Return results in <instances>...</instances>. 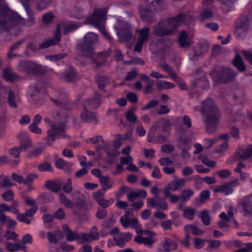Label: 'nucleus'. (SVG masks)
<instances>
[{
  "mask_svg": "<svg viewBox=\"0 0 252 252\" xmlns=\"http://www.w3.org/2000/svg\"><path fill=\"white\" fill-rule=\"evenodd\" d=\"M1 1V0H0ZM29 16L27 19L21 16L17 12L10 9L0 1V30L7 31L17 26L30 27L35 24V19L32 10L29 6L26 1H22Z\"/></svg>",
  "mask_w": 252,
  "mask_h": 252,
  "instance_id": "nucleus-1",
  "label": "nucleus"
},
{
  "mask_svg": "<svg viewBox=\"0 0 252 252\" xmlns=\"http://www.w3.org/2000/svg\"><path fill=\"white\" fill-rule=\"evenodd\" d=\"M201 104V113L208 115L205 121L206 131L208 133L212 134L217 130L220 118L219 111L211 98L206 99L202 101Z\"/></svg>",
  "mask_w": 252,
  "mask_h": 252,
  "instance_id": "nucleus-2",
  "label": "nucleus"
},
{
  "mask_svg": "<svg viewBox=\"0 0 252 252\" xmlns=\"http://www.w3.org/2000/svg\"><path fill=\"white\" fill-rule=\"evenodd\" d=\"M185 16L182 14L169 19L166 23L160 22L155 25L153 29L154 34L158 36L174 34L178 27L184 22Z\"/></svg>",
  "mask_w": 252,
  "mask_h": 252,
  "instance_id": "nucleus-3",
  "label": "nucleus"
},
{
  "mask_svg": "<svg viewBox=\"0 0 252 252\" xmlns=\"http://www.w3.org/2000/svg\"><path fill=\"white\" fill-rule=\"evenodd\" d=\"M44 120L49 126V128L47 131V135L43 139L46 145L51 146L57 138H65L68 137L65 133L66 126L63 123L54 122L48 117H45Z\"/></svg>",
  "mask_w": 252,
  "mask_h": 252,
  "instance_id": "nucleus-4",
  "label": "nucleus"
},
{
  "mask_svg": "<svg viewBox=\"0 0 252 252\" xmlns=\"http://www.w3.org/2000/svg\"><path fill=\"white\" fill-rule=\"evenodd\" d=\"M106 12L107 10L104 8L98 10L96 9L94 11L93 15L86 19L85 23L94 25L110 42H111L112 37L107 32L104 28Z\"/></svg>",
  "mask_w": 252,
  "mask_h": 252,
  "instance_id": "nucleus-5",
  "label": "nucleus"
},
{
  "mask_svg": "<svg viewBox=\"0 0 252 252\" xmlns=\"http://www.w3.org/2000/svg\"><path fill=\"white\" fill-rule=\"evenodd\" d=\"M84 43H79L77 47L82 55L91 57L94 54V46L98 42L97 35L94 32L87 33L83 38Z\"/></svg>",
  "mask_w": 252,
  "mask_h": 252,
  "instance_id": "nucleus-6",
  "label": "nucleus"
},
{
  "mask_svg": "<svg viewBox=\"0 0 252 252\" xmlns=\"http://www.w3.org/2000/svg\"><path fill=\"white\" fill-rule=\"evenodd\" d=\"M17 69L29 75H38L46 73V70L41 64L29 60H21L17 64Z\"/></svg>",
  "mask_w": 252,
  "mask_h": 252,
  "instance_id": "nucleus-7",
  "label": "nucleus"
},
{
  "mask_svg": "<svg viewBox=\"0 0 252 252\" xmlns=\"http://www.w3.org/2000/svg\"><path fill=\"white\" fill-rule=\"evenodd\" d=\"M210 74L215 82L226 83L232 81L236 73L228 67H222L219 70H213Z\"/></svg>",
  "mask_w": 252,
  "mask_h": 252,
  "instance_id": "nucleus-8",
  "label": "nucleus"
},
{
  "mask_svg": "<svg viewBox=\"0 0 252 252\" xmlns=\"http://www.w3.org/2000/svg\"><path fill=\"white\" fill-rule=\"evenodd\" d=\"M250 30V20L249 18L243 16L240 17L235 22L234 34L239 39H244Z\"/></svg>",
  "mask_w": 252,
  "mask_h": 252,
  "instance_id": "nucleus-9",
  "label": "nucleus"
},
{
  "mask_svg": "<svg viewBox=\"0 0 252 252\" xmlns=\"http://www.w3.org/2000/svg\"><path fill=\"white\" fill-rule=\"evenodd\" d=\"M237 207L245 217H252V193L240 199Z\"/></svg>",
  "mask_w": 252,
  "mask_h": 252,
  "instance_id": "nucleus-10",
  "label": "nucleus"
},
{
  "mask_svg": "<svg viewBox=\"0 0 252 252\" xmlns=\"http://www.w3.org/2000/svg\"><path fill=\"white\" fill-rule=\"evenodd\" d=\"M1 90H3L6 95L7 101L9 107L12 108H17V103L19 101L18 96L15 94L10 87L2 86Z\"/></svg>",
  "mask_w": 252,
  "mask_h": 252,
  "instance_id": "nucleus-11",
  "label": "nucleus"
},
{
  "mask_svg": "<svg viewBox=\"0 0 252 252\" xmlns=\"http://www.w3.org/2000/svg\"><path fill=\"white\" fill-rule=\"evenodd\" d=\"M61 79L64 82L73 83L78 80L79 77L76 69L71 66L60 74Z\"/></svg>",
  "mask_w": 252,
  "mask_h": 252,
  "instance_id": "nucleus-12",
  "label": "nucleus"
},
{
  "mask_svg": "<svg viewBox=\"0 0 252 252\" xmlns=\"http://www.w3.org/2000/svg\"><path fill=\"white\" fill-rule=\"evenodd\" d=\"M178 248L177 243L167 237L159 243L158 248V252H170L176 250Z\"/></svg>",
  "mask_w": 252,
  "mask_h": 252,
  "instance_id": "nucleus-13",
  "label": "nucleus"
},
{
  "mask_svg": "<svg viewBox=\"0 0 252 252\" xmlns=\"http://www.w3.org/2000/svg\"><path fill=\"white\" fill-rule=\"evenodd\" d=\"M63 28L62 22L58 24L56 26L54 37L53 39H49L44 43H42L39 46V49H44L48 48L52 45H54L59 42L61 36V30Z\"/></svg>",
  "mask_w": 252,
  "mask_h": 252,
  "instance_id": "nucleus-14",
  "label": "nucleus"
},
{
  "mask_svg": "<svg viewBox=\"0 0 252 252\" xmlns=\"http://www.w3.org/2000/svg\"><path fill=\"white\" fill-rule=\"evenodd\" d=\"M37 210L38 207L34 206L31 209H27L24 213H20L16 218L19 221L29 224L31 222L33 216Z\"/></svg>",
  "mask_w": 252,
  "mask_h": 252,
  "instance_id": "nucleus-15",
  "label": "nucleus"
},
{
  "mask_svg": "<svg viewBox=\"0 0 252 252\" xmlns=\"http://www.w3.org/2000/svg\"><path fill=\"white\" fill-rule=\"evenodd\" d=\"M238 185V180L236 179L230 182H227L222 186L216 188L214 191L220 192L224 195L231 194L233 191V188Z\"/></svg>",
  "mask_w": 252,
  "mask_h": 252,
  "instance_id": "nucleus-16",
  "label": "nucleus"
},
{
  "mask_svg": "<svg viewBox=\"0 0 252 252\" xmlns=\"http://www.w3.org/2000/svg\"><path fill=\"white\" fill-rule=\"evenodd\" d=\"M119 40L122 42L129 41L132 37V33L130 30V26L127 23L124 24V29H121L120 32L117 31Z\"/></svg>",
  "mask_w": 252,
  "mask_h": 252,
  "instance_id": "nucleus-17",
  "label": "nucleus"
},
{
  "mask_svg": "<svg viewBox=\"0 0 252 252\" xmlns=\"http://www.w3.org/2000/svg\"><path fill=\"white\" fill-rule=\"evenodd\" d=\"M252 155V145H249L246 149L239 148L235 154V159L245 160Z\"/></svg>",
  "mask_w": 252,
  "mask_h": 252,
  "instance_id": "nucleus-18",
  "label": "nucleus"
},
{
  "mask_svg": "<svg viewBox=\"0 0 252 252\" xmlns=\"http://www.w3.org/2000/svg\"><path fill=\"white\" fill-rule=\"evenodd\" d=\"M131 239V234L129 233H119L118 235L113 238L115 244L121 248L125 247L126 242Z\"/></svg>",
  "mask_w": 252,
  "mask_h": 252,
  "instance_id": "nucleus-19",
  "label": "nucleus"
},
{
  "mask_svg": "<svg viewBox=\"0 0 252 252\" xmlns=\"http://www.w3.org/2000/svg\"><path fill=\"white\" fill-rule=\"evenodd\" d=\"M101 104L100 101V97L98 95H96L94 98L91 99H88L85 100L83 104L84 109H97Z\"/></svg>",
  "mask_w": 252,
  "mask_h": 252,
  "instance_id": "nucleus-20",
  "label": "nucleus"
},
{
  "mask_svg": "<svg viewBox=\"0 0 252 252\" xmlns=\"http://www.w3.org/2000/svg\"><path fill=\"white\" fill-rule=\"evenodd\" d=\"M20 146L19 147L21 150L26 151L32 146V141L28 135L24 132H21L18 134Z\"/></svg>",
  "mask_w": 252,
  "mask_h": 252,
  "instance_id": "nucleus-21",
  "label": "nucleus"
},
{
  "mask_svg": "<svg viewBox=\"0 0 252 252\" xmlns=\"http://www.w3.org/2000/svg\"><path fill=\"white\" fill-rule=\"evenodd\" d=\"M71 196L74 201L73 204L76 207L82 209L86 206L85 197L79 191H74Z\"/></svg>",
  "mask_w": 252,
  "mask_h": 252,
  "instance_id": "nucleus-22",
  "label": "nucleus"
},
{
  "mask_svg": "<svg viewBox=\"0 0 252 252\" xmlns=\"http://www.w3.org/2000/svg\"><path fill=\"white\" fill-rule=\"evenodd\" d=\"M81 118L85 123H97L95 114L88 109H84V111L81 114Z\"/></svg>",
  "mask_w": 252,
  "mask_h": 252,
  "instance_id": "nucleus-23",
  "label": "nucleus"
},
{
  "mask_svg": "<svg viewBox=\"0 0 252 252\" xmlns=\"http://www.w3.org/2000/svg\"><path fill=\"white\" fill-rule=\"evenodd\" d=\"M63 230L67 241H77L78 233L76 231H72L67 224L63 225Z\"/></svg>",
  "mask_w": 252,
  "mask_h": 252,
  "instance_id": "nucleus-24",
  "label": "nucleus"
},
{
  "mask_svg": "<svg viewBox=\"0 0 252 252\" xmlns=\"http://www.w3.org/2000/svg\"><path fill=\"white\" fill-rule=\"evenodd\" d=\"M63 182L61 181H54L51 180L46 181L45 183V187L53 192H58L62 188Z\"/></svg>",
  "mask_w": 252,
  "mask_h": 252,
  "instance_id": "nucleus-25",
  "label": "nucleus"
},
{
  "mask_svg": "<svg viewBox=\"0 0 252 252\" xmlns=\"http://www.w3.org/2000/svg\"><path fill=\"white\" fill-rule=\"evenodd\" d=\"M147 195L145 189H140L138 191H132L127 194V198L130 202H133L137 198H145Z\"/></svg>",
  "mask_w": 252,
  "mask_h": 252,
  "instance_id": "nucleus-26",
  "label": "nucleus"
},
{
  "mask_svg": "<svg viewBox=\"0 0 252 252\" xmlns=\"http://www.w3.org/2000/svg\"><path fill=\"white\" fill-rule=\"evenodd\" d=\"M54 161L56 166L59 169H63L65 170L69 171L72 166L71 163L65 161L57 156L55 157Z\"/></svg>",
  "mask_w": 252,
  "mask_h": 252,
  "instance_id": "nucleus-27",
  "label": "nucleus"
},
{
  "mask_svg": "<svg viewBox=\"0 0 252 252\" xmlns=\"http://www.w3.org/2000/svg\"><path fill=\"white\" fill-rule=\"evenodd\" d=\"M5 248L6 250L10 252L18 251L19 250L25 251L27 249V247L23 244L20 243V241L17 242L15 244L8 242L6 243Z\"/></svg>",
  "mask_w": 252,
  "mask_h": 252,
  "instance_id": "nucleus-28",
  "label": "nucleus"
},
{
  "mask_svg": "<svg viewBox=\"0 0 252 252\" xmlns=\"http://www.w3.org/2000/svg\"><path fill=\"white\" fill-rule=\"evenodd\" d=\"M2 76L5 80L10 82L13 81L18 78V76L10 67H7L3 70Z\"/></svg>",
  "mask_w": 252,
  "mask_h": 252,
  "instance_id": "nucleus-29",
  "label": "nucleus"
},
{
  "mask_svg": "<svg viewBox=\"0 0 252 252\" xmlns=\"http://www.w3.org/2000/svg\"><path fill=\"white\" fill-rule=\"evenodd\" d=\"M232 63L234 66H235L237 69L240 72H244L246 70V67L243 62V60L241 57V56L237 54L233 60L232 61Z\"/></svg>",
  "mask_w": 252,
  "mask_h": 252,
  "instance_id": "nucleus-30",
  "label": "nucleus"
},
{
  "mask_svg": "<svg viewBox=\"0 0 252 252\" xmlns=\"http://www.w3.org/2000/svg\"><path fill=\"white\" fill-rule=\"evenodd\" d=\"M53 117L54 119V122L57 123H63L64 126L68 119V116L66 113H61L58 111H54L53 113Z\"/></svg>",
  "mask_w": 252,
  "mask_h": 252,
  "instance_id": "nucleus-31",
  "label": "nucleus"
},
{
  "mask_svg": "<svg viewBox=\"0 0 252 252\" xmlns=\"http://www.w3.org/2000/svg\"><path fill=\"white\" fill-rule=\"evenodd\" d=\"M134 241L138 244H143L146 246L151 247L156 240H155L151 237H144L140 235L136 236L134 238Z\"/></svg>",
  "mask_w": 252,
  "mask_h": 252,
  "instance_id": "nucleus-32",
  "label": "nucleus"
},
{
  "mask_svg": "<svg viewBox=\"0 0 252 252\" xmlns=\"http://www.w3.org/2000/svg\"><path fill=\"white\" fill-rule=\"evenodd\" d=\"M140 16L142 21L147 23H152L155 20L154 14L148 10L142 11L140 13Z\"/></svg>",
  "mask_w": 252,
  "mask_h": 252,
  "instance_id": "nucleus-33",
  "label": "nucleus"
},
{
  "mask_svg": "<svg viewBox=\"0 0 252 252\" xmlns=\"http://www.w3.org/2000/svg\"><path fill=\"white\" fill-rule=\"evenodd\" d=\"M62 24L63 26V32L65 34L74 31L80 26V25L75 22H62Z\"/></svg>",
  "mask_w": 252,
  "mask_h": 252,
  "instance_id": "nucleus-34",
  "label": "nucleus"
},
{
  "mask_svg": "<svg viewBox=\"0 0 252 252\" xmlns=\"http://www.w3.org/2000/svg\"><path fill=\"white\" fill-rule=\"evenodd\" d=\"M95 81L99 89L103 90L106 86L109 83L108 77L97 75L95 78Z\"/></svg>",
  "mask_w": 252,
  "mask_h": 252,
  "instance_id": "nucleus-35",
  "label": "nucleus"
},
{
  "mask_svg": "<svg viewBox=\"0 0 252 252\" xmlns=\"http://www.w3.org/2000/svg\"><path fill=\"white\" fill-rule=\"evenodd\" d=\"M180 149H190L192 143L190 137L180 138L178 142Z\"/></svg>",
  "mask_w": 252,
  "mask_h": 252,
  "instance_id": "nucleus-36",
  "label": "nucleus"
},
{
  "mask_svg": "<svg viewBox=\"0 0 252 252\" xmlns=\"http://www.w3.org/2000/svg\"><path fill=\"white\" fill-rule=\"evenodd\" d=\"M178 42L181 47H186L190 46V42L187 34L184 31H182L178 36Z\"/></svg>",
  "mask_w": 252,
  "mask_h": 252,
  "instance_id": "nucleus-37",
  "label": "nucleus"
},
{
  "mask_svg": "<svg viewBox=\"0 0 252 252\" xmlns=\"http://www.w3.org/2000/svg\"><path fill=\"white\" fill-rule=\"evenodd\" d=\"M185 183V180L182 179L173 180L167 185L171 191H175L179 189L180 186H184Z\"/></svg>",
  "mask_w": 252,
  "mask_h": 252,
  "instance_id": "nucleus-38",
  "label": "nucleus"
},
{
  "mask_svg": "<svg viewBox=\"0 0 252 252\" xmlns=\"http://www.w3.org/2000/svg\"><path fill=\"white\" fill-rule=\"evenodd\" d=\"M184 230L187 234L189 233V231H191L194 235H201L203 233V231L200 230L197 226L192 224L185 225Z\"/></svg>",
  "mask_w": 252,
  "mask_h": 252,
  "instance_id": "nucleus-39",
  "label": "nucleus"
},
{
  "mask_svg": "<svg viewBox=\"0 0 252 252\" xmlns=\"http://www.w3.org/2000/svg\"><path fill=\"white\" fill-rule=\"evenodd\" d=\"M44 85L43 82L41 81H38L34 84L33 89H34L33 92L31 94V97L33 100H36L35 96L40 91L44 89Z\"/></svg>",
  "mask_w": 252,
  "mask_h": 252,
  "instance_id": "nucleus-40",
  "label": "nucleus"
},
{
  "mask_svg": "<svg viewBox=\"0 0 252 252\" xmlns=\"http://www.w3.org/2000/svg\"><path fill=\"white\" fill-rule=\"evenodd\" d=\"M52 100L54 103L58 106L61 107L65 109H69L71 108L70 104L66 98H59L57 99H52Z\"/></svg>",
  "mask_w": 252,
  "mask_h": 252,
  "instance_id": "nucleus-41",
  "label": "nucleus"
},
{
  "mask_svg": "<svg viewBox=\"0 0 252 252\" xmlns=\"http://www.w3.org/2000/svg\"><path fill=\"white\" fill-rule=\"evenodd\" d=\"M149 31L150 29L147 27L138 31V32L139 33V37L138 38V40L144 42L149 38Z\"/></svg>",
  "mask_w": 252,
  "mask_h": 252,
  "instance_id": "nucleus-42",
  "label": "nucleus"
},
{
  "mask_svg": "<svg viewBox=\"0 0 252 252\" xmlns=\"http://www.w3.org/2000/svg\"><path fill=\"white\" fill-rule=\"evenodd\" d=\"M199 217L205 225H210L211 218L209 215V212L207 210L201 211L199 213Z\"/></svg>",
  "mask_w": 252,
  "mask_h": 252,
  "instance_id": "nucleus-43",
  "label": "nucleus"
},
{
  "mask_svg": "<svg viewBox=\"0 0 252 252\" xmlns=\"http://www.w3.org/2000/svg\"><path fill=\"white\" fill-rule=\"evenodd\" d=\"M59 198L61 203L65 207L71 209L73 207V203L68 199L63 193L60 194Z\"/></svg>",
  "mask_w": 252,
  "mask_h": 252,
  "instance_id": "nucleus-44",
  "label": "nucleus"
},
{
  "mask_svg": "<svg viewBox=\"0 0 252 252\" xmlns=\"http://www.w3.org/2000/svg\"><path fill=\"white\" fill-rule=\"evenodd\" d=\"M109 177L108 176H103L100 177L99 182L100 184L103 186L102 189L105 191L106 190L111 189L112 185L109 183Z\"/></svg>",
  "mask_w": 252,
  "mask_h": 252,
  "instance_id": "nucleus-45",
  "label": "nucleus"
},
{
  "mask_svg": "<svg viewBox=\"0 0 252 252\" xmlns=\"http://www.w3.org/2000/svg\"><path fill=\"white\" fill-rule=\"evenodd\" d=\"M36 1L37 9L42 10L51 4L52 0H36Z\"/></svg>",
  "mask_w": 252,
  "mask_h": 252,
  "instance_id": "nucleus-46",
  "label": "nucleus"
},
{
  "mask_svg": "<svg viewBox=\"0 0 252 252\" xmlns=\"http://www.w3.org/2000/svg\"><path fill=\"white\" fill-rule=\"evenodd\" d=\"M157 86L158 90H162L170 88H173L175 86L171 83L165 81H162L158 82L157 83Z\"/></svg>",
  "mask_w": 252,
  "mask_h": 252,
  "instance_id": "nucleus-47",
  "label": "nucleus"
},
{
  "mask_svg": "<svg viewBox=\"0 0 252 252\" xmlns=\"http://www.w3.org/2000/svg\"><path fill=\"white\" fill-rule=\"evenodd\" d=\"M196 210L195 209L188 207L184 210V216L189 220H192L195 214Z\"/></svg>",
  "mask_w": 252,
  "mask_h": 252,
  "instance_id": "nucleus-48",
  "label": "nucleus"
},
{
  "mask_svg": "<svg viewBox=\"0 0 252 252\" xmlns=\"http://www.w3.org/2000/svg\"><path fill=\"white\" fill-rule=\"evenodd\" d=\"M38 169L41 172H53L51 164L47 161L39 164Z\"/></svg>",
  "mask_w": 252,
  "mask_h": 252,
  "instance_id": "nucleus-49",
  "label": "nucleus"
},
{
  "mask_svg": "<svg viewBox=\"0 0 252 252\" xmlns=\"http://www.w3.org/2000/svg\"><path fill=\"white\" fill-rule=\"evenodd\" d=\"M193 194V191L190 189H185L182 190L180 198L183 202L188 201Z\"/></svg>",
  "mask_w": 252,
  "mask_h": 252,
  "instance_id": "nucleus-50",
  "label": "nucleus"
},
{
  "mask_svg": "<svg viewBox=\"0 0 252 252\" xmlns=\"http://www.w3.org/2000/svg\"><path fill=\"white\" fill-rule=\"evenodd\" d=\"M156 199H157L156 204L157 209L162 210H166L168 209L167 203L164 198H159L158 197V198Z\"/></svg>",
  "mask_w": 252,
  "mask_h": 252,
  "instance_id": "nucleus-51",
  "label": "nucleus"
},
{
  "mask_svg": "<svg viewBox=\"0 0 252 252\" xmlns=\"http://www.w3.org/2000/svg\"><path fill=\"white\" fill-rule=\"evenodd\" d=\"M24 42V39H22L20 41H18V42H16L13 45V46L11 47L10 49L9 50L8 54H7V57L9 58H12L14 57H16V55L15 54H12V53L13 51L17 49L21 45L22 43Z\"/></svg>",
  "mask_w": 252,
  "mask_h": 252,
  "instance_id": "nucleus-52",
  "label": "nucleus"
},
{
  "mask_svg": "<svg viewBox=\"0 0 252 252\" xmlns=\"http://www.w3.org/2000/svg\"><path fill=\"white\" fill-rule=\"evenodd\" d=\"M130 225L136 229V232L138 234H143V230L140 228V225L138 223V220L135 218L130 219Z\"/></svg>",
  "mask_w": 252,
  "mask_h": 252,
  "instance_id": "nucleus-53",
  "label": "nucleus"
},
{
  "mask_svg": "<svg viewBox=\"0 0 252 252\" xmlns=\"http://www.w3.org/2000/svg\"><path fill=\"white\" fill-rule=\"evenodd\" d=\"M77 241L80 243L90 242L92 241L87 233H78Z\"/></svg>",
  "mask_w": 252,
  "mask_h": 252,
  "instance_id": "nucleus-54",
  "label": "nucleus"
},
{
  "mask_svg": "<svg viewBox=\"0 0 252 252\" xmlns=\"http://www.w3.org/2000/svg\"><path fill=\"white\" fill-rule=\"evenodd\" d=\"M210 194V193L209 190H204L202 191L200 193L199 205L205 203L206 201L209 198Z\"/></svg>",
  "mask_w": 252,
  "mask_h": 252,
  "instance_id": "nucleus-55",
  "label": "nucleus"
},
{
  "mask_svg": "<svg viewBox=\"0 0 252 252\" xmlns=\"http://www.w3.org/2000/svg\"><path fill=\"white\" fill-rule=\"evenodd\" d=\"M221 5V7L224 11L228 12L230 10L232 6L231 0H218Z\"/></svg>",
  "mask_w": 252,
  "mask_h": 252,
  "instance_id": "nucleus-56",
  "label": "nucleus"
},
{
  "mask_svg": "<svg viewBox=\"0 0 252 252\" xmlns=\"http://www.w3.org/2000/svg\"><path fill=\"white\" fill-rule=\"evenodd\" d=\"M14 184L11 183L7 177L0 178V188H5L7 187L14 186Z\"/></svg>",
  "mask_w": 252,
  "mask_h": 252,
  "instance_id": "nucleus-57",
  "label": "nucleus"
},
{
  "mask_svg": "<svg viewBox=\"0 0 252 252\" xmlns=\"http://www.w3.org/2000/svg\"><path fill=\"white\" fill-rule=\"evenodd\" d=\"M38 198L43 200L44 202L48 203L53 201L54 197L53 195L50 193H43L41 194Z\"/></svg>",
  "mask_w": 252,
  "mask_h": 252,
  "instance_id": "nucleus-58",
  "label": "nucleus"
},
{
  "mask_svg": "<svg viewBox=\"0 0 252 252\" xmlns=\"http://www.w3.org/2000/svg\"><path fill=\"white\" fill-rule=\"evenodd\" d=\"M218 140L217 138L212 139L206 138L203 140V145L205 149L210 148L214 144H215Z\"/></svg>",
  "mask_w": 252,
  "mask_h": 252,
  "instance_id": "nucleus-59",
  "label": "nucleus"
},
{
  "mask_svg": "<svg viewBox=\"0 0 252 252\" xmlns=\"http://www.w3.org/2000/svg\"><path fill=\"white\" fill-rule=\"evenodd\" d=\"M106 154L109 158L113 159L115 157L119 156L120 153L117 149L114 148H112L111 147L109 149H106Z\"/></svg>",
  "mask_w": 252,
  "mask_h": 252,
  "instance_id": "nucleus-60",
  "label": "nucleus"
},
{
  "mask_svg": "<svg viewBox=\"0 0 252 252\" xmlns=\"http://www.w3.org/2000/svg\"><path fill=\"white\" fill-rule=\"evenodd\" d=\"M88 235H89V236L92 240H97L99 238V235L97 232V229L95 226H94L91 228Z\"/></svg>",
  "mask_w": 252,
  "mask_h": 252,
  "instance_id": "nucleus-61",
  "label": "nucleus"
},
{
  "mask_svg": "<svg viewBox=\"0 0 252 252\" xmlns=\"http://www.w3.org/2000/svg\"><path fill=\"white\" fill-rule=\"evenodd\" d=\"M54 18V15L51 12H48L42 17V21L44 24L50 23L52 22Z\"/></svg>",
  "mask_w": 252,
  "mask_h": 252,
  "instance_id": "nucleus-62",
  "label": "nucleus"
},
{
  "mask_svg": "<svg viewBox=\"0 0 252 252\" xmlns=\"http://www.w3.org/2000/svg\"><path fill=\"white\" fill-rule=\"evenodd\" d=\"M200 16L203 19H207L213 17V12L210 10L203 8L200 12Z\"/></svg>",
  "mask_w": 252,
  "mask_h": 252,
  "instance_id": "nucleus-63",
  "label": "nucleus"
},
{
  "mask_svg": "<svg viewBox=\"0 0 252 252\" xmlns=\"http://www.w3.org/2000/svg\"><path fill=\"white\" fill-rule=\"evenodd\" d=\"M126 116L127 121L131 123H135L137 121V117L134 114L133 110L132 109L129 110L126 112Z\"/></svg>",
  "mask_w": 252,
  "mask_h": 252,
  "instance_id": "nucleus-64",
  "label": "nucleus"
}]
</instances>
